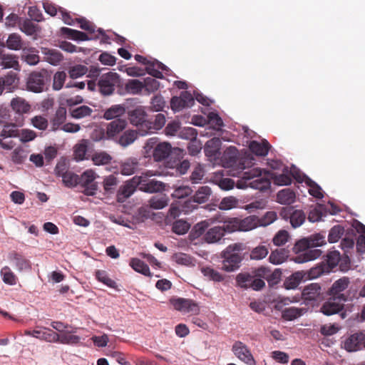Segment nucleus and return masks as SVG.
<instances>
[{
  "instance_id": "obj_58",
  "label": "nucleus",
  "mask_w": 365,
  "mask_h": 365,
  "mask_svg": "<svg viewBox=\"0 0 365 365\" xmlns=\"http://www.w3.org/2000/svg\"><path fill=\"white\" fill-rule=\"evenodd\" d=\"M344 228L343 226L337 225L334 226L329 231L328 241L330 243L336 242L344 235Z\"/></svg>"
},
{
  "instance_id": "obj_50",
  "label": "nucleus",
  "mask_w": 365,
  "mask_h": 365,
  "mask_svg": "<svg viewBox=\"0 0 365 365\" xmlns=\"http://www.w3.org/2000/svg\"><path fill=\"white\" fill-rule=\"evenodd\" d=\"M268 253L269 250L267 246L258 245L251 250L250 258L252 260H260L265 258Z\"/></svg>"
},
{
  "instance_id": "obj_19",
  "label": "nucleus",
  "mask_w": 365,
  "mask_h": 365,
  "mask_svg": "<svg viewBox=\"0 0 365 365\" xmlns=\"http://www.w3.org/2000/svg\"><path fill=\"white\" fill-rule=\"evenodd\" d=\"M364 332L351 334L344 341V348L348 351H354L362 349Z\"/></svg>"
},
{
  "instance_id": "obj_20",
  "label": "nucleus",
  "mask_w": 365,
  "mask_h": 365,
  "mask_svg": "<svg viewBox=\"0 0 365 365\" xmlns=\"http://www.w3.org/2000/svg\"><path fill=\"white\" fill-rule=\"evenodd\" d=\"M17 74L13 71L9 72L6 75L0 77V96L3 93L4 90L9 92L17 86L18 83Z\"/></svg>"
},
{
  "instance_id": "obj_11",
  "label": "nucleus",
  "mask_w": 365,
  "mask_h": 365,
  "mask_svg": "<svg viewBox=\"0 0 365 365\" xmlns=\"http://www.w3.org/2000/svg\"><path fill=\"white\" fill-rule=\"evenodd\" d=\"M7 259L18 272L31 269V262L22 253L12 250L8 253Z\"/></svg>"
},
{
  "instance_id": "obj_46",
  "label": "nucleus",
  "mask_w": 365,
  "mask_h": 365,
  "mask_svg": "<svg viewBox=\"0 0 365 365\" xmlns=\"http://www.w3.org/2000/svg\"><path fill=\"white\" fill-rule=\"evenodd\" d=\"M201 272L205 277L208 278L210 280L220 282L225 279V276L220 274L218 271L210 267H202Z\"/></svg>"
},
{
  "instance_id": "obj_5",
  "label": "nucleus",
  "mask_w": 365,
  "mask_h": 365,
  "mask_svg": "<svg viewBox=\"0 0 365 365\" xmlns=\"http://www.w3.org/2000/svg\"><path fill=\"white\" fill-rule=\"evenodd\" d=\"M128 116L130 123L138 128L142 135L148 134L150 129L153 127V122L147 118V113L142 107L129 111Z\"/></svg>"
},
{
  "instance_id": "obj_23",
  "label": "nucleus",
  "mask_w": 365,
  "mask_h": 365,
  "mask_svg": "<svg viewBox=\"0 0 365 365\" xmlns=\"http://www.w3.org/2000/svg\"><path fill=\"white\" fill-rule=\"evenodd\" d=\"M222 145L221 140L219 138H213L209 140L205 145L204 151L205 155L209 158H217L221 153L220 148Z\"/></svg>"
},
{
  "instance_id": "obj_22",
  "label": "nucleus",
  "mask_w": 365,
  "mask_h": 365,
  "mask_svg": "<svg viewBox=\"0 0 365 365\" xmlns=\"http://www.w3.org/2000/svg\"><path fill=\"white\" fill-rule=\"evenodd\" d=\"M165 185L160 181L155 180H146L143 177H140V184H139V189L145 192H157L164 190Z\"/></svg>"
},
{
  "instance_id": "obj_30",
  "label": "nucleus",
  "mask_w": 365,
  "mask_h": 365,
  "mask_svg": "<svg viewBox=\"0 0 365 365\" xmlns=\"http://www.w3.org/2000/svg\"><path fill=\"white\" fill-rule=\"evenodd\" d=\"M304 277L305 274L303 272H295L285 279L283 287L286 289H294L299 286L302 280L304 279Z\"/></svg>"
},
{
  "instance_id": "obj_26",
  "label": "nucleus",
  "mask_w": 365,
  "mask_h": 365,
  "mask_svg": "<svg viewBox=\"0 0 365 365\" xmlns=\"http://www.w3.org/2000/svg\"><path fill=\"white\" fill-rule=\"evenodd\" d=\"M225 235V230L221 226H216L209 229L203 236V240L207 243H215L220 241Z\"/></svg>"
},
{
  "instance_id": "obj_38",
  "label": "nucleus",
  "mask_w": 365,
  "mask_h": 365,
  "mask_svg": "<svg viewBox=\"0 0 365 365\" xmlns=\"http://www.w3.org/2000/svg\"><path fill=\"white\" fill-rule=\"evenodd\" d=\"M3 282L11 286L16 285L18 277L9 266H4L0 271Z\"/></svg>"
},
{
  "instance_id": "obj_36",
  "label": "nucleus",
  "mask_w": 365,
  "mask_h": 365,
  "mask_svg": "<svg viewBox=\"0 0 365 365\" xmlns=\"http://www.w3.org/2000/svg\"><path fill=\"white\" fill-rule=\"evenodd\" d=\"M66 119V109L64 107H59L51 120V130H56L63 125Z\"/></svg>"
},
{
  "instance_id": "obj_16",
  "label": "nucleus",
  "mask_w": 365,
  "mask_h": 365,
  "mask_svg": "<svg viewBox=\"0 0 365 365\" xmlns=\"http://www.w3.org/2000/svg\"><path fill=\"white\" fill-rule=\"evenodd\" d=\"M350 284L349 278L347 277H343L338 280H336L329 289V294L336 297L340 302H345L346 297L343 294H341V292L345 290L349 284Z\"/></svg>"
},
{
  "instance_id": "obj_41",
  "label": "nucleus",
  "mask_w": 365,
  "mask_h": 365,
  "mask_svg": "<svg viewBox=\"0 0 365 365\" xmlns=\"http://www.w3.org/2000/svg\"><path fill=\"white\" fill-rule=\"evenodd\" d=\"M144 86L143 83L138 79H130L125 85V90L130 94H140L144 88Z\"/></svg>"
},
{
  "instance_id": "obj_53",
  "label": "nucleus",
  "mask_w": 365,
  "mask_h": 365,
  "mask_svg": "<svg viewBox=\"0 0 365 365\" xmlns=\"http://www.w3.org/2000/svg\"><path fill=\"white\" fill-rule=\"evenodd\" d=\"M62 182L67 187H74L79 185V175L69 170L64 176H63Z\"/></svg>"
},
{
  "instance_id": "obj_14",
  "label": "nucleus",
  "mask_w": 365,
  "mask_h": 365,
  "mask_svg": "<svg viewBox=\"0 0 365 365\" xmlns=\"http://www.w3.org/2000/svg\"><path fill=\"white\" fill-rule=\"evenodd\" d=\"M235 355L248 365H255V360L248 347L242 341H235L232 349Z\"/></svg>"
},
{
  "instance_id": "obj_27",
  "label": "nucleus",
  "mask_w": 365,
  "mask_h": 365,
  "mask_svg": "<svg viewBox=\"0 0 365 365\" xmlns=\"http://www.w3.org/2000/svg\"><path fill=\"white\" fill-rule=\"evenodd\" d=\"M125 113V108L123 105H113L105 110L103 118L107 120L121 118Z\"/></svg>"
},
{
  "instance_id": "obj_8",
  "label": "nucleus",
  "mask_w": 365,
  "mask_h": 365,
  "mask_svg": "<svg viewBox=\"0 0 365 365\" xmlns=\"http://www.w3.org/2000/svg\"><path fill=\"white\" fill-rule=\"evenodd\" d=\"M17 125L15 123H6L0 133V146L7 150H11L16 143L14 138H17Z\"/></svg>"
},
{
  "instance_id": "obj_32",
  "label": "nucleus",
  "mask_w": 365,
  "mask_h": 365,
  "mask_svg": "<svg viewBox=\"0 0 365 365\" xmlns=\"http://www.w3.org/2000/svg\"><path fill=\"white\" fill-rule=\"evenodd\" d=\"M240 231L247 232L259 227V217L250 215L244 219H239Z\"/></svg>"
},
{
  "instance_id": "obj_7",
  "label": "nucleus",
  "mask_w": 365,
  "mask_h": 365,
  "mask_svg": "<svg viewBox=\"0 0 365 365\" xmlns=\"http://www.w3.org/2000/svg\"><path fill=\"white\" fill-rule=\"evenodd\" d=\"M98 174L92 169L85 170L79 176V185L83 188V192L88 196H93L98 190V183L96 182Z\"/></svg>"
},
{
  "instance_id": "obj_35",
  "label": "nucleus",
  "mask_w": 365,
  "mask_h": 365,
  "mask_svg": "<svg viewBox=\"0 0 365 365\" xmlns=\"http://www.w3.org/2000/svg\"><path fill=\"white\" fill-rule=\"evenodd\" d=\"M306 312L307 309L305 308L288 307L282 311V317L287 321H292L303 315Z\"/></svg>"
},
{
  "instance_id": "obj_48",
  "label": "nucleus",
  "mask_w": 365,
  "mask_h": 365,
  "mask_svg": "<svg viewBox=\"0 0 365 365\" xmlns=\"http://www.w3.org/2000/svg\"><path fill=\"white\" fill-rule=\"evenodd\" d=\"M289 218L292 226L297 228L305 221L306 214L301 210H296L291 213Z\"/></svg>"
},
{
  "instance_id": "obj_13",
  "label": "nucleus",
  "mask_w": 365,
  "mask_h": 365,
  "mask_svg": "<svg viewBox=\"0 0 365 365\" xmlns=\"http://www.w3.org/2000/svg\"><path fill=\"white\" fill-rule=\"evenodd\" d=\"M195 103L193 96L188 91L181 92L180 96L171 98L170 106L173 111L177 112L185 108L191 107Z\"/></svg>"
},
{
  "instance_id": "obj_17",
  "label": "nucleus",
  "mask_w": 365,
  "mask_h": 365,
  "mask_svg": "<svg viewBox=\"0 0 365 365\" xmlns=\"http://www.w3.org/2000/svg\"><path fill=\"white\" fill-rule=\"evenodd\" d=\"M339 261L340 253L339 251L334 250L327 253L324 261L321 262V274L331 272L338 265Z\"/></svg>"
},
{
  "instance_id": "obj_18",
  "label": "nucleus",
  "mask_w": 365,
  "mask_h": 365,
  "mask_svg": "<svg viewBox=\"0 0 365 365\" xmlns=\"http://www.w3.org/2000/svg\"><path fill=\"white\" fill-rule=\"evenodd\" d=\"M302 297L307 305L314 307V302L319 297V284L312 283L306 286L302 291Z\"/></svg>"
},
{
  "instance_id": "obj_51",
  "label": "nucleus",
  "mask_w": 365,
  "mask_h": 365,
  "mask_svg": "<svg viewBox=\"0 0 365 365\" xmlns=\"http://www.w3.org/2000/svg\"><path fill=\"white\" fill-rule=\"evenodd\" d=\"M6 46L12 50L21 49L23 47V41L20 35L15 33L10 34L6 41Z\"/></svg>"
},
{
  "instance_id": "obj_64",
  "label": "nucleus",
  "mask_w": 365,
  "mask_h": 365,
  "mask_svg": "<svg viewBox=\"0 0 365 365\" xmlns=\"http://www.w3.org/2000/svg\"><path fill=\"white\" fill-rule=\"evenodd\" d=\"M66 76L65 71H58L54 74L53 82V90L59 91L63 88Z\"/></svg>"
},
{
  "instance_id": "obj_9",
  "label": "nucleus",
  "mask_w": 365,
  "mask_h": 365,
  "mask_svg": "<svg viewBox=\"0 0 365 365\" xmlns=\"http://www.w3.org/2000/svg\"><path fill=\"white\" fill-rule=\"evenodd\" d=\"M119 83V76L116 73L108 72L101 76L98 86L100 93L103 96L112 94L116 85Z\"/></svg>"
},
{
  "instance_id": "obj_15",
  "label": "nucleus",
  "mask_w": 365,
  "mask_h": 365,
  "mask_svg": "<svg viewBox=\"0 0 365 365\" xmlns=\"http://www.w3.org/2000/svg\"><path fill=\"white\" fill-rule=\"evenodd\" d=\"M127 126V120L124 118H118L112 120L106 126L107 139L115 140L118 134L123 131Z\"/></svg>"
},
{
  "instance_id": "obj_3",
  "label": "nucleus",
  "mask_w": 365,
  "mask_h": 365,
  "mask_svg": "<svg viewBox=\"0 0 365 365\" xmlns=\"http://www.w3.org/2000/svg\"><path fill=\"white\" fill-rule=\"evenodd\" d=\"M262 170L259 168H252L242 173L241 180L237 183L239 188H242L244 185L259 190H264L270 187V181L267 175L269 173L264 172L262 175Z\"/></svg>"
},
{
  "instance_id": "obj_39",
  "label": "nucleus",
  "mask_w": 365,
  "mask_h": 365,
  "mask_svg": "<svg viewBox=\"0 0 365 365\" xmlns=\"http://www.w3.org/2000/svg\"><path fill=\"white\" fill-rule=\"evenodd\" d=\"M61 31L63 34H65L68 38L75 41H88L91 38H89L88 35L82 31L72 29L67 27H63L61 29Z\"/></svg>"
},
{
  "instance_id": "obj_54",
  "label": "nucleus",
  "mask_w": 365,
  "mask_h": 365,
  "mask_svg": "<svg viewBox=\"0 0 365 365\" xmlns=\"http://www.w3.org/2000/svg\"><path fill=\"white\" fill-rule=\"evenodd\" d=\"M17 133L18 135H16V138H19L22 143H26L32 141L36 138V133L32 130H20L17 128Z\"/></svg>"
},
{
  "instance_id": "obj_45",
  "label": "nucleus",
  "mask_w": 365,
  "mask_h": 365,
  "mask_svg": "<svg viewBox=\"0 0 365 365\" xmlns=\"http://www.w3.org/2000/svg\"><path fill=\"white\" fill-rule=\"evenodd\" d=\"M91 160L96 165H105L112 160V156L105 151L96 152L93 154Z\"/></svg>"
},
{
  "instance_id": "obj_49",
  "label": "nucleus",
  "mask_w": 365,
  "mask_h": 365,
  "mask_svg": "<svg viewBox=\"0 0 365 365\" xmlns=\"http://www.w3.org/2000/svg\"><path fill=\"white\" fill-rule=\"evenodd\" d=\"M44 54L46 61L51 65H58L63 60L61 52L55 49H48Z\"/></svg>"
},
{
  "instance_id": "obj_33",
  "label": "nucleus",
  "mask_w": 365,
  "mask_h": 365,
  "mask_svg": "<svg viewBox=\"0 0 365 365\" xmlns=\"http://www.w3.org/2000/svg\"><path fill=\"white\" fill-rule=\"evenodd\" d=\"M289 256V251L284 248L276 249L269 257V261L273 264H280L284 262Z\"/></svg>"
},
{
  "instance_id": "obj_25",
  "label": "nucleus",
  "mask_w": 365,
  "mask_h": 365,
  "mask_svg": "<svg viewBox=\"0 0 365 365\" xmlns=\"http://www.w3.org/2000/svg\"><path fill=\"white\" fill-rule=\"evenodd\" d=\"M292 173H297V172H292L291 174L289 173L287 167H284L281 174L272 173L271 178L275 185H288L292 182L293 178Z\"/></svg>"
},
{
  "instance_id": "obj_4",
  "label": "nucleus",
  "mask_w": 365,
  "mask_h": 365,
  "mask_svg": "<svg viewBox=\"0 0 365 365\" xmlns=\"http://www.w3.org/2000/svg\"><path fill=\"white\" fill-rule=\"evenodd\" d=\"M146 149H152L153 156L155 161H162L168 158L170 155H175L179 156L178 160L182 158L183 150L180 148H176L172 149V147L168 143H160L157 144V140L155 138H150L146 144Z\"/></svg>"
},
{
  "instance_id": "obj_43",
  "label": "nucleus",
  "mask_w": 365,
  "mask_h": 365,
  "mask_svg": "<svg viewBox=\"0 0 365 365\" xmlns=\"http://www.w3.org/2000/svg\"><path fill=\"white\" fill-rule=\"evenodd\" d=\"M130 266L135 271L145 276H150L149 267L143 261L138 258H132Z\"/></svg>"
},
{
  "instance_id": "obj_55",
  "label": "nucleus",
  "mask_w": 365,
  "mask_h": 365,
  "mask_svg": "<svg viewBox=\"0 0 365 365\" xmlns=\"http://www.w3.org/2000/svg\"><path fill=\"white\" fill-rule=\"evenodd\" d=\"M253 276L249 273H240L236 277V282L239 287L243 289H250Z\"/></svg>"
},
{
  "instance_id": "obj_60",
  "label": "nucleus",
  "mask_w": 365,
  "mask_h": 365,
  "mask_svg": "<svg viewBox=\"0 0 365 365\" xmlns=\"http://www.w3.org/2000/svg\"><path fill=\"white\" fill-rule=\"evenodd\" d=\"M96 279L107 285L108 287L110 288H115L116 287V282L110 279L107 272L104 270H96Z\"/></svg>"
},
{
  "instance_id": "obj_31",
  "label": "nucleus",
  "mask_w": 365,
  "mask_h": 365,
  "mask_svg": "<svg viewBox=\"0 0 365 365\" xmlns=\"http://www.w3.org/2000/svg\"><path fill=\"white\" fill-rule=\"evenodd\" d=\"M344 304L341 302H336V299L325 302L321 307V312L325 315H331L336 314L343 309Z\"/></svg>"
},
{
  "instance_id": "obj_6",
  "label": "nucleus",
  "mask_w": 365,
  "mask_h": 365,
  "mask_svg": "<svg viewBox=\"0 0 365 365\" xmlns=\"http://www.w3.org/2000/svg\"><path fill=\"white\" fill-rule=\"evenodd\" d=\"M48 73L46 70L31 72L26 81V88L34 93H41L44 90L48 80Z\"/></svg>"
},
{
  "instance_id": "obj_62",
  "label": "nucleus",
  "mask_w": 365,
  "mask_h": 365,
  "mask_svg": "<svg viewBox=\"0 0 365 365\" xmlns=\"http://www.w3.org/2000/svg\"><path fill=\"white\" fill-rule=\"evenodd\" d=\"M190 224L182 220H176L173 222L172 230L178 235H184L190 229Z\"/></svg>"
},
{
  "instance_id": "obj_1",
  "label": "nucleus",
  "mask_w": 365,
  "mask_h": 365,
  "mask_svg": "<svg viewBox=\"0 0 365 365\" xmlns=\"http://www.w3.org/2000/svg\"><path fill=\"white\" fill-rule=\"evenodd\" d=\"M319 246V233L315 234L313 237L301 239L297 241L292 248L294 253L305 252L294 258L297 263L315 259L319 257V250H309L310 248Z\"/></svg>"
},
{
  "instance_id": "obj_59",
  "label": "nucleus",
  "mask_w": 365,
  "mask_h": 365,
  "mask_svg": "<svg viewBox=\"0 0 365 365\" xmlns=\"http://www.w3.org/2000/svg\"><path fill=\"white\" fill-rule=\"evenodd\" d=\"M19 28L22 32L29 36L35 34L38 30V26L29 19H26L23 23L19 24Z\"/></svg>"
},
{
  "instance_id": "obj_24",
  "label": "nucleus",
  "mask_w": 365,
  "mask_h": 365,
  "mask_svg": "<svg viewBox=\"0 0 365 365\" xmlns=\"http://www.w3.org/2000/svg\"><path fill=\"white\" fill-rule=\"evenodd\" d=\"M292 176L298 182H304L305 184L309 187V193L316 198H319V186L314 182L309 177L301 175L297 172V173H292Z\"/></svg>"
},
{
  "instance_id": "obj_61",
  "label": "nucleus",
  "mask_w": 365,
  "mask_h": 365,
  "mask_svg": "<svg viewBox=\"0 0 365 365\" xmlns=\"http://www.w3.org/2000/svg\"><path fill=\"white\" fill-rule=\"evenodd\" d=\"M238 200L233 197L229 196L224 197L219 204V209L222 210H228L237 206Z\"/></svg>"
},
{
  "instance_id": "obj_28",
  "label": "nucleus",
  "mask_w": 365,
  "mask_h": 365,
  "mask_svg": "<svg viewBox=\"0 0 365 365\" xmlns=\"http://www.w3.org/2000/svg\"><path fill=\"white\" fill-rule=\"evenodd\" d=\"M32 336L48 342H57L58 339L57 333L47 328L32 331Z\"/></svg>"
},
{
  "instance_id": "obj_37",
  "label": "nucleus",
  "mask_w": 365,
  "mask_h": 365,
  "mask_svg": "<svg viewBox=\"0 0 365 365\" xmlns=\"http://www.w3.org/2000/svg\"><path fill=\"white\" fill-rule=\"evenodd\" d=\"M137 132L133 130H125L117 140V143L122 147L125 148L131 145L137 139Z\"/></svg>"
},
{
  "instance_id": "obj_12",
  "label": "nucleus",
  "mask_w": 365,
  "mask_h": 365,
  "mask_svg": "<svg viewBox=\"0 0 365 365\" xmlns=\"http://www.w3.org/2000/svg\"><path fill=\"white\" fill-rule=\"evenodd\" d=\"M139 184H140V177L138 176H135L130 180L126 181L118 190L117 200L119 202H124L134 193L136 188L139 187Z\"/></svg>"
},
{
  "instance_id": "obj_21",
  "label": "nucleus",
  "mask_w": 365,
  "mask_h": 365,
  "mask_svg": "<svg viewBox=\"0 0 365 365\" xmlns=\"http://www.w3.org/2000/svg\"><path fill=\"white\" fill-rule=\"evenodd\" d=\"M10 106L12 110L20 116L29 113L31 109L29 103L24 98L19 96L11 99Z\"/></svg>"
},
{
  "instance_id": "obj_40",
  "label": "nucleus",
  "mask_w": 365,
  "mask_h": 365,
  "mask_svg": "<svg viewBox=\"0 0 365 365\" xmlns=\"http://www.w3.org/2000/svg\"><path fill=\"white\" fill-rule=\"evenodd\" d=\"M29 150L23 146H18L11 153V159L15 164H22L27 158Z\"/></svg>"
},
{
  "instance_id": "obj_56",
  "label": "nucleus",
  "mask_w": 365,
  "mask_h": 365,
  "mask_svg": "<svg viewBox=\"0 0 365 365\" xmlns=\"http://www.w3.org/2000/svg\"><path fill=\"white\" fill-rule=\"evenodd\" d=\"M58 339L57 342L64 344H77L80 341V337L77 335L71 334L68 332H64L61 334H58Z\"/></svg>"
},
{
  "instance_id": "obj_34",
  "label": "nucleus",
  "mask_w": 365,
  "mask_h": 365,
  "mask_svg": "<svg viewBox=\"0 0 365 365\" xmlns=\"http://www.w3.org/2000/svg\"><path fill=\"white\" fill-rule=\"evenodd\" d=\"M295 193L289 188H286L278 192L277 200L279 203L283 205H291L295 200Z\"/></svg>"
},
{
  "instance_id": "obj_52",
  "label": "nucleus",
  "mask_w": 365,
  "mask_h": 365,
  "mask_svg": "<svg viewBox=\"0 0 365 365\" xmlns=\"http://www.w3.org/2000/svg\"><path fill=\"white\" fill-rule=\"evenodd\" d=\"M118 183V180L113 175L106 176L103 181V187L106 192L113 193Z\"/></svg>"
},
{
  "instance_id": "obj_47",
  "label": "nucleus",
  "mask_w": 365,
  "mask_h": 365,
  "mask_svg": "<svg viewBox=\"0 0 365 365\" xmlns=\"http://www.w3.org/2000/svg\"><path fill=\"white\" fill-rule=\"evenodd\" d=\"M0 65L4 68H17L19 62L16 56L9 54L0 55Z\"/></svg>"
},
{
  "instance_id": "obj_29",
  "label": "nucleus",
  "mask_w": 365,
  "mask_h": 365,
  "mask_svg": "<svg viewBox=\"0 0 365 365\" xmlns=\"http://www.w3.org/2000/svg\"><path fill=\"white\" fill-rule=\"evenodd\" d=\"M270 147L271 145L267 140H263L261 143L252 140L249 146L250 150L258 156L267 155Z\"/></svg>"
},
{
  "instance_id": "obj_2",
  "label": "nucleus",
  "mask_w": 365,
  "mask_h": 365,
  "mask_svg": "<svg viewBox=\"0 0 365 365\" xmlns=\"http://www.w3.org/2000/svg\"><path fill=\"white\" fill-rule=\"evenodd\" d=\"M245 250L242 243H234L228 245L222 252V270L227 272H235L240 269L244 257L241 252Z\"/></svg>"
},
{
  "instance_id": "obj_44",
  "label": "nucleus",
  "mask_w": 365,
  "mask_h": 365,
  "mask_svg": "<svg viewBox=\"0 0 365 365\" xmlns=\"http://www.w3.org/2000/svg\"><path fill=\"white\" fill-rule=\"evenodd\" d=\"M211 195V189L208 186H202L195 192L192 199L197 204L205 203L208 201Z\"/></svg>"
},
{
  "instance_id": "obj_57",
  "label": "nucleus",
  "mask_w": 365,
  "mask_h": 365,
  "mask_svg": "<svg viewBox=\"0 0 365 365\" xmlns=\"http://www.w3.org/2000/svg\"><path fill=\"white\" fill-rule=\"evenodd\" d=\"M92 113L93 110L87 106H81L71 111V116L77 119L90 116Z\"/></svg>"
},
{
  "instance_id": "obj_42",
  "label": "nucleus",
  "mask_w": 365,
  "mask_h": 365,
  "mask_svg": "<svg viewBox=\"0 0 365 365\" xmlns=\"http://www.w3.org/2000/svg\"><path fill=\"white\" fill-rule=\"evenodd\" d=\"M138 165V162L135 158H130L123 163L120 165V173L123 175H130L133 174Z\"/></svg>"
},
{
  "instance_id": "obj_10",
  "label": "nucleus",
  "mask_w": 365,
  "mask_h": 365,
  "mask_svg": "<svg viewBox=\"0 0 365 365\" xmlns=\"http://www.w3.org/2000/svg\"><path fill=\"white\" fill-rule=\"evenodd\" d=\"M170 303L176 310L183 313L197 315L200 312L198 304L190 299H172Z\"/></svg>"
},
{
  "instance_id": "obj_63",
  "label": "nucleus",
  "mask_w": 365,
  "mask_h": 365,
  "mask_svg": "<svg viewBox=\"0 0 365 365\" xmlns=\"http://www.w3.org/2000/svg\"><path fill=\"white\" fill-rule=\"evenodd\" d=\"M224 161L229 165H232L236 162L237 159V149L235 147L230 146L227 148L222 156Z\"/></svg>"
}]
</instances>
